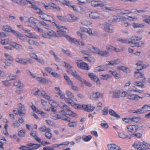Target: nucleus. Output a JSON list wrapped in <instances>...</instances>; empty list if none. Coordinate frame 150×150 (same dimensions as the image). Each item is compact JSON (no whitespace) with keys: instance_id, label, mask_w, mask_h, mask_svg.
<instances>
[{"instance_id":"nucleus-27","label":"nucleus","mask_w":150,"mask_h":150,"mask_svg":"<svg viewBox=\"0 0 150 150\" xmlns=\"http://www.w3.org/2000/svg\"><path fill=\"white\" fill-rule=\"evenodd\" d=\"M120 62V59H118L113 61H111L108 62V63L106 64L107 65H110L115 66L119 64Z\"/></svg>"},{"instance_id":"nucleus-44","label":"nucleus","mask_w":150,"mask_h":150,"mask_svg":"<svg viewBox=\"0 0 150 150\" xmlns=\"http://www.w3.org/2000/svg\"><path fill=\"white\" fill-rule=\"evenodd\" d=\"M135 76L137 79L143 78L144 77V74L139 71H136L135 72Z\"/></svg>"},{"instance_id":"nucleus-4","label":"nucleus","mask_w":150,"mask_h":150,"mask_svg":"<svg viewBox=\"0 0 150 150\" xmlns=\"http://www.w3.org/2000/svg\"><path fill=\"white\" fill-rule=\"evenodd\" d=\"M14 3H16L20 6H24L27 4V2L31 4V8L33 9V6H36V2L33 0H15Z\"/></svg>"},{"instance_id":"nucleus-54","label":"nucleus","mask_w":150,"mask_h":150,"mask_svg":"<svg viewBox=\"0 0 150 150\" xmlns=\"http://www.w3.org/2000/svg\"><path fill=\"white\" fill-rule=\"evenodd\" d=\"M47 16L45 18H44V20L49 22L53 21H54V19L51 16L47 14Z\"/></svg>"},{"instance_id":"nucleus-33","label":"nucleus","mask_w":150,"mask_h":150,"mask_svg":"<svg viewBox=\"0 0 150 150\" xmlns=\"http://www.w3.org/2000/svg\"><path fill=\"white\" fill-rule=\"evenodd\" d=\"M66 38L69 41L72 42L76 44H78L79 42L77 39L72 38L69 35H66Z\"/></svg>"},{"instance_id":"nucleus-2","label":"nucleus","mask_w":150,"mask_h":150,"mask_svg":"<svg viewBox=\"0 0 150 150\" xmlns=\"http://www.w3.org/2000/svg\"><path fill=\"white\" fill-rule=\"evenodd\" d=\"M142 39V38L141 37H137L136 36L132 37L129 39H118V40L122 43H132L135 45L137 41H138L141 40Z\"/></svg>"},{"instance_id":"nucleus-42","label":"nucleus","mask_w":150,"mask_h":150,"mask_svg":"<svg viewBox=\"0 0 150 150\" xmlns=\"http://www.w3.org/2000/svg\"><path fill=\"white\" fill-rule=\"evenodd\" d=\"M38 23L40 24V25H42L43 26L44 28L46 29H48V28L50 26V25L49 24L46 23L44 21H39V23Z\"/></svg>"},{"instance_id":"nucleus-50","label":"nucleus","mask_w":150,"mask_h":150,"mask_svg":"<svg viewBox=\"0 0 150 150\" xmlns=\"http://www.w3.org/2000/svg\"><path fill=\"white\" fill-rule=\"evenodd\" d=\"M100 78L102 80H107L110 78V76L108 74H102L100 75Z\"/></svg>"},{"instance_id":"nucleus-5","label":"nucleus","mask_w":150,"mask_h":150,"mask_svg":"<svg viewBox=\"0 0 150 150\" xmlns=\"http://www.w3.org/2000/svg\"><path fill=\"white\" fill-rule=\"evenodd\" d=\"M43 32L42 34V36L45 38L50 39L54 37L56 35V33L52 30L49 29Z\"/></svg>"},{"instance_id":"nucleus-11","label":"nucleus","mask_w":150,"mask_h":150,"mask_svg":"<svg viewBox=\"0 0 150 150\" xmlns=\"http://www.w3.org/2000/svg\"><path fill=\"white\" fill-rule=\"evenodd\" d=\"M88 75L91 79L95 82L97 85H99L101 84L100 80L95 74L93 73H88Z\"/></svg>"},{"instance_id":"nucleus-43","label":"nucleus","mask_w":150,"mask_h":150,"mask_svg":"<svg viewBox=\"0 0 150 150\" xmlns=\"http://www.w3.org/2000/svg\"><path fill=\"white\" fill-rule=\"evenodd\" d=\"M92 136L91 135H83L82 138L83 140L85 142H88L90 141L92 139Z\"/></svg>"},{"instance_id":"nucleus-1","label":"nucleus","mask_w":150,"mask_h":150,"mask_svg":"<svg viewBox=\"0 0 150 150\" xmlns=\"http://www.w3.org/2000/svg\"><path fill=\"white\" fill-rule=\"evenodd\" d=\"M63 65L67 69V72L71 74L74 77L79 81H81V78L77 72L74 69V67L69 64L64 62Z\"/></svg>"},{"instance_id":"nucleus-57","label":"nucleus","mask_w":150,"mask_h":150,"mask_svg":"<svg viewBox=\"0 0 150 150\" xmlns=\"http://www.w3.org/2000/svg\"><path fill=\"white\" fill-rule=\"evenodd\" d=\"M4 56L6 59L9 61H12L13 60V57L9 54L8 53H5Z\"/></svg>"},{"instance_id":"nucleus-29","label":"nucleus","mask_w":150,"mask_h":150,"mask_svg":"<svg viewBox=\"0 0 150 150\" xmlns=\"http://www.w3.org/2000/svg\"><path fill=\"white\" fill-rule=\"evenodd\" d=\"M13 85L17 88L21 89L24 87V86L23 83L20 80H18L14 82Z\"/></svg>"},{"instance_id":"nucleus-17","label":"nucleus","mask_w":150,"mask_h":150,"mask_svg":"<svg viewBox=\"0 0 150 150\" xmlns=\"http://www.w3.org/2000/svg\"><path fill=\"white\" fill-rule=\"evenodd\" d=\"M22 30L24 31L25 33V35L27 37L30 38H33L35 39H38V36L34 35L32 33H30V30H26L23 27H22Z\"/></svg>"},{"instance_id":"nucleus-35","label":"nucleus","mask_w":150,"mask_h":150,"mask_svg":"<svg viewBox=\"0 0 150 150\" xmlns=\"http://www.w3.org/2000/svg\"><path fill=\"white\" fill-rule=\"evenodd\" d=\"M57 34H56V35L55 37H60V36H64L66 38V35H68L66 33V32L62 31V30H57Z\"/></svg>"},{"instance_id":"nucleus-45","label":"nucleus","mask_w":150,"mask_h":150,"mask_svg":"<svg viewBox=\"0 0 150 150\" xmlns=\"http://www.w3.org/2000/svg\"><path fill=\"white\" fill-rule=\"evenodd\" d=\"M132 26L134 28H142L144 26V23H134L133 24Z\"/></svg>"},{"instance_id":"nucleus-25","label":"nucleus","mask_w":150,"mask_h":150,"mask_svg":"<svg viewBox=\"0 0 150 150\" xmlns=\"http://www.w3.org/2000/svg\"><path fill=\"white\" fill-rule=\"evenodd\" d=\"M135 143H137L139 145L138 147L139 146L144 147L145 148L150 149V144L144 142H135Z\"/></svg>"},{"instance_id":"nucleus-58","label":"nucleus","mask_w":150,"mask_h":150,"mask_svg":"<svg viewBox=\"0 0 150 150\" xmlns=\"http://www.w3.org/2000/svg\"><path fill=\"white\" fill-rule=\"evenodd\" d=\"M8 76L10 78L9 81L15 80L17 77V76L13 75L11 74H9Z\"/></svg>"},{"instance_id":"nucleus-15","label":"nucleus","mask_w":150,"mask_h":150,"mask_svg":"<svg viewBox=\"0 0 150 150\" xmlns=\"http://www.w3.org/2000/svg\"><path fill=\"white\" fill-rule=\"evenodd\" d=\"M81 107L83 110L87 112H92L95 109V107L91 106L90 104L86 105H82Z\"/></svg>"},{"instance_id":"nucleus-9","label":"nucleus","mask_w":150,"mask_h":150,"mask_svg":"<svg viewBox=\"0 0 150 150\" xmlns=\"http://www.w3.org/2000/svg\"><path fill=\"white\" fill-rule=\"evenodd\" d=\"M59 106L61 108L63 109L64 110H65L67 112V115L72 116L74 117L75 115L73 112L70 110L69 108L63 103H61L59 104Z\"/></svg>"},{"instance_id":"nucleus-48","label":"nucleus","mask_w":150,"mask_h":150,"mask_svg":"<svg viewBox=\"0 0 150 150\" xmlns=\"http://www.w3.org/2000/svg\"><path fill=\"white\" fill-rule=\"evenodd\" d=\"M68 123V125L69 127H76L77 125V123L76 121H70Z\"/></svg>"},{"instance_id":"nucleus-56","label":"nucleus","mask_w":150,"mask_h":150,"mask_svg":"<svg viewBox=\"0 0 150 150\" xmlns=\"http://www.w3.org/2000/svg\"><path fill=\"white\" fill-rule=\"evenodd\" d=\"M118 134L119 137L122 139H124L127 137V135L123 132H118Z\"/></svg>"},{"instance_id":"nucleus-6","label":"nucleus","mask_w":150,"mask_h":150,"mask_svg":"<svg viewBox=\"0 0 150 150\" xmlns=\"http://www.w3.org/2000/svg\"><path fill=\"white\" fill-rule=\"evenodd\" d=\"M15 61L18 63L23 65H27L28 64H33V60L30 58L28 59L24 58H16L15 59Z\"/></svg>"},{"instance_id":"nucleus-38","label":"nucleus","mask_w":150,"mask_h":150,"mask_svg":"<svg viewBox=\"0 0 150 150\" xmlns=\"http://www.w3.org/2000/svg\"><path fill=\"white\" fill-rule=\"evenodd\" d=\"M80 29L82 31L85 32L90 35H93L92 30L90 29H88L83 27L81 28Z\"/></svg>"},{"instance_id":"nucleus-31","label":"nucleus","mask_w":150,"mask_h":150,"mask_svg":"<svg viewBox=\"0 0 150 150\" xmlns=\"http://www.w3.org/2000/svg\"><path fill=\"white\" fill-rule=\"evenodd\" d=\"M145 78H144L142 82L140 81H135L133 82V83L135 86H139L142 88H144L145 87L144 85L142 83L145 81Z\"/></svg>"},{"instance_id":"nucleus-63","label":"nucleus","mask_w":150,"mask_h":150,"mask_svg":"<svg viewBox=\"0 0 150 150\" xmlns=\"http://www.w3.org/2000/svg\"><path fill=\"white\" fill-rule=\"evenodd\" d=\"M9 81L5 80L4 81H1L2 83L6 87H8L10 86V83L9 82Z\"/></svg>"},{"instance_id":"nucleus-60","label":"nucleus","mask_w":150,"mask_h":150,"mask_svg":"<svg viewBox=\"0 0 150 150\" xmlns=\"http://www.w3.org/2000/svg\"><path fill=\"white\" fill-rule=\"evenodd\" d=\"M128 95V92L125 91H120V97H127Z\"/></svg>"},{"instance_id":"nucleus-3","label":"nucleus","mask_w":150,"mask_h":150,"mask_svg":"<svg viewBox=\"0 0 150 150\" xmlns=\"http://www.w3.org/2000/svg\"><path fill=\"white\" fill-rule=\"evenodd\" d=\"M32 93L34 95H42L45 99L47 100H50V96L44 91H40L37 88H35L33 89Z\"/></svg>"},{"instance_id":"nucleus-55","label":"nucleus","mask_w":150,"mask_h":150,"mask_svg":"<svg viewBox=\"0 0 150 150\" xmlns=\"http://www.w3.org/2000/svg\"><path fill=\"white\" fill-rule=\"evenodd\" d=\"M62 50L63 52L66 54L67 56L70 57H72V55L69 50H65L64 49H62Z\"/></svg>"},{"instance_id":"nucleus-46","label":"nucleus","mask_w":150,"mask_h":150,"mask_svg":"<svg viewBox=\"0 0 150 150\" xmlns=\"http://www.w3.org/2000/svg\"><path fill=\"white\" fill-rule=\"evenodd\" d=\"M117 69L121 70L126 72H128L129 71V68L125 66H119L117 67Z\"/></svg>"},{"instance_id":"nucleus-28","label":"nucleus","mask_w":150,"mask_h":150,"mask_svg":"<svg viewBox=\"0 0 150 150\" xmlns=\"http://www.w3.org/2000/svg\"><path fill=\"white\" fill-rule=\"evenodd\" d=\"M2 30L6 32H11L12 33V31H14L11 26L8 25H4L2 26Z\"/></svg>"},{"instance_id":"nucleus-8","label":"nucleus","mask_w":150,"mask_h":150,"mask_svg":"<svg viewBox=\"0 0 150 150\" xmlns=\"http://www.w3.org/2000/svg\"><path fill=\"white\" fill-rule=\"evenodd\" d=\"M33 9L34 12L39 14L40 17L43 20H44V18H45L47 16V14L44 13L36 5L35 6H33Z\"/></svg>"},{"instance_id":"nucleus-36","label":"nucleus","mask_w":150,"mask_h":150,"mask_svg":"<svg viewBox=\"0 0 150 150\" xmlns=\"http://www.w3.org/2000/svg\"><path fill=\"white\" fill-rule=\"evenodd\" d=\"M31 136L33 137L34 139L39 143H41V139L36 136V132L35 131H33L30 134Z\"/></svg>"},{"instance_id":"nucleus-12","label":"nucleus","mask_w":150,"mask_h":150,"mask_svg":"<svg viewBox=\"0 0 150 150\" xmlns=\"http://www.w3.org/2000/svg\"><path fill=\"white\" fill-rule=\"evenodd\" d=\"M104 96L103 93L99 92L92 93L90 96L92 100H98L99 98H103Z\"/></svg>"},{"instance_id":"nucleus-47","label":"nucleus","mask_w":150,"mask_h":150,"mask_svg":"<svg viewBox=\"0 0 150 150\" xmlns=\"http://www.w3.org/2000/svg\"><path fill=\"white\" fill-rule=\"evenodd\" d=\"M54 23L56 27L58 28V30H62V31L66 32V30L67 29V28L64 26L57 25V24L55 22Z\"/></svg>"},{"instance_id":"nucleus-52","label":"nucleus","mask_w":150,"mask_h":150,"mask_svg":"<svg viewBox=\"0 0 150 150\" xmlns=\"http://www.w3.org/2000/svg\"><path fill=\"white\" fill-rule=\"evenodd\" d=\"M49 53L51 55L53 56L54 57V59L56 61H58L59 60V58L53 50H50L49 51Z\"/></svg>"},{"instance_id":"nucleus-41","label":"nucleus","mask_w":150,"mask_h":150,"mask_svg":"<svg viewBox=\"0 0 150 150\" xmlns=\"http://www.w3.org/2000/svg\"><path fill=\"white\" fill-rule=\"evenodd\" d=\"M88 49L91 52L95 53L97 48L95 47L92 45H88Z\"/></svg>"},{"instance_id":"nucleus-7","label":"nucleus","mask_w":150,"mask_h":150,"mask_svg":"<svg viewBox=\"0 0 150 150\" xmlns=\"http://www.w3.org/2000/svg\"><path fill=\"white\" fill-rule=\"evenodd\" d=\"M103 30L106 32L112 33L114 30V27L111 24L107 22L103 24Z\"/></svg>"},{"instance_id":"nucleus-49","label":"nucleus","mask_w":150,"mask_h":150,"mask_svg":"<svg viewBox=\"0 0 150 150\" xmlns=\"http://www.w3.org/2000/svg\"><path fill=\"white\" fill-rule=\"evenodd\" d=\"M9 39H6L4 40L0 39V43L2 45H6L9 44Z\"/></svg>"},{"instance_id":"nucleus-59","label":"nucleus","mask_w":150,"mask_h":150,"mask_svg":"<svg viewBox=\"0 0 150 150\" xmlns=\"http://www.w3.org/2000/svg\"><path fill=\"white\" fill-rule=\"evenodd\" d=\"M18 135L21 137H24L25 135V131L22 129L18 132Z\"/></svg>"},{"instance_id":"nucleus-30","label":"nucleus","mask_w":150,"mask_h":150,"mask_svg":"<svg viewBox=\"0 0 150 150\" xmlns=\"http://www.w3.org/2000/svg\"><path fill=\"white\" fill-rule=\"evenodd\" d=\"M109 114L111 116L116 118L117 119H119L120 118V116L117 114V113L113 110L110 109L109 110Z\"/></svg>"},{"instance_id":"nucleus-19","label":"nucleus","mask_w":150,"mask_h":150,"mask_svg":"<svg viewBox=\"0 0 150 150\" xmlns=\"http://www.w3.org/2000/svg\"><path fill=\"white\" fill-rule=\"evenodd\" d=\"M108 150H121V148L118 146L113 144L107 145Z\"/></svg>"},{"instance_id":"nucleus-64","label":"nucleus","mask_w":150,"mask_h":150,"mask_svg":"<svg viewBox=\"0 0 150 150\" xmlns=\"http://www.w3.org/2000/svg\"><path fill=\"white\" fill-rule=\"evenodd\" d=\"M100 125L103 128L107 129L108 127V126L106 122L103 121V122L101 123L100 124Z\"/></svg>"},{"instance_id":"nucleus-16","label":"nucleus","mask_w":150,"mask_h":150,"mask_svg":"<svg viewBox=\"0 0 150 150\" xmlns=\"http://www.w3.org/2000/svg\"><path fill=\"white\" fill-rule=\"evenodd\" d=\"M126 128L128 132L131 133H134L137 131L138 127L135 125H131L127 126Z\"/></svg>"},{"instance_id":"nucleus-39","label":"nucleus","mask_w":150,"mask_h":150,"mask_svg":"<svg viewBox=\"0 0 150 150\" xmlns=\"http://www.w3.org/2000/svg\"><path fill=\"white\" fill-rule=\"evenodd\" d=\"M112 97L113 98H120V91H115L113 92Z\"/></svg>"},{"instance_id":"nucleus-26","label":"nucleus","mask_w":150,"mask_h":150,"mask_svg":"<svg viewBox=\"0 0 150 150\" xmlns=\"http://www.w3.org/2000/svg\"><path fill=\"white\" fill-rule=\"evenodd\" d=\"M91 5L94 7L102 6H103V3L99 1H91Z\"/></svg>"},{"instance_id":"nucleus-53","label":"nucleus","mask_w":150,"mask_h":150,"mask_svg":"<svg viewBox=\"0 0 150 150\" xmlns=\"http://www.w3.org/2000/svg\"><path fill=\"white\" fill-rule=\"evenodd\" d=\"M106 70L104 67H102L100 66H98L96 67L94 70V72H100L101 71H104Z\"/></svg>"},{"instance_id":"nucleus-18","label":"nucleus","mask_w":150,"mask_h":150,"mask_svg":"<svg viewBox=\"0 0 150 150\" xmlns=\"http://www.w3.org/2000/svg\"><path fill=\"white\" fill-rule=\"evenodd\" d=\"M143 97H140L136 94H132L128 95L127 98L131 100H138L139 98H142Z\"/></svg>"},{"instance_id":"nucleus-24","label":"nucleus","mask_w":150,"mask_h":150,"mask_svg":"<svg viewBox=\"0 0 150 150\" xmlns=\"http://www.w3.org/2000/svg\"><path fill=\"white\" fill-rule=\"evenodd\" d=\"M96 50V51L95 53L99 55L102 57L106 56L107 55L108 53V52L106 50H101L98 48Z\"/></svg>"},{"instance_id":"nucleus-20","label":"nucleus","mask_w":150,"mask_h":150,"mask_svg":"<svg viewBox=\"0 0 150 150\" xmlns=\"http://www.w3.org/2000/svg\"><path fill=\"white\" fill-rule=\"evenodd\" d=\"M12 33L21 40L25 41L26 40L25 37L18 31L14 30L12 31Z\"/></svg>"},{"instance_id":"nucleus-14","label":"nucleus","mask_w":150,"mask_h":150,"mask_svg":"<svg viewBox=\"0 0 150 150\" xmlns=\"http://www.w3.org/2000/svg\"><path fill=\"white\" fill-rule=\"evenodd\" d=\"M89 16L91 18L94 19H101L103 17V16L100 12L98 11L91 12Z\"/></svg>"},{"instance_id":"nucleus-23","label":"nucleus","mask_w":150,"mask_h":150,"mask_svg":"<svg viewBox=\"0 0 150 150\" xmlns=\"http://www.w3.org/2000/svg\"><path fill=\"white\" fill-rule=\"evenodd\" d=\"M11 45L13 47L18 50H21L23 48L22 46L16 42H13L11 43Z\"/></svg>"},{"instance_id":"nucleus-34","label":"nucleus","mask_w":150,"mask_h":150,"mask_svg":"<svg viewBox=\"0 0 150 150\" xmlns=\"http://www.w3.org/2000/svg\"><path fill=\"white\" fill-rule=\"evenodd\" d=\"M129 91L132 92H137L140 93H142L143 91L139 90L137 88L134 86H131L129 89Z\"/></svg>"},{"instance_id":"nucleus-62","label":"nucleus","mask_w":150,"mask_h":150,"mask_svg":"<svg viewBox=\"0 0 150 150\" xmlns=\"http://www.w3.org/2000/svg\"><path fill=\"white\" fill-rule=\"evenodd\" d=\"M81 81H79L81 82L82 83H85L88 86L91 87L92 86L91 84L88 81H86V80L83 79L82 78Z\"/></svg>"},{"instance_id":"nucleus-61","label":"nucleus","mask_w":150,"mask_h":150,"mask_svg":"<svg viewBox=\"0 0 150 150\" xmlns=\"http://www.w3.org/2000/svg\"><path fill=\"white\" fill-rule=\"evenodd\" d=\"M19 149L21 150H33L32 149H31V148L25 146H20Z\"/></svg>"},{"instance_id":"nucleus-32","label":"nucleus","mask_w":150,"mask_h":150,"mask_svg":"<svg viewBox=\"0 0 150 150\" xmlns=\"http://www.w3.org/2000/svg\"><path fill=\"white\" fill-rule=\"evenodd\" d=\"M80 23L81 24L85 26L90 25L92 23L90 21L85 19L81 20Z\"/></svg>"},{"instance_id":"nucleus-21","label":"nucleus","mask_w":150,"mask_h":150,"mask_svg":"<svg viewBox=\"0 0 150 150\" xmlns=\"http://www.w3.org/2000/svg\"><path fill=\"white\" fill-rule=\"evenodd\" d=\"M18 110L19 111V115L21 116H23L25 114L23 113V111L25 110V107L22 104H19L18 105Z\"/></svg>"},{"instance_id":"nucleus-51","label":"nucleus","mask_w":150,"mask_h":150,"mask_svg":"<svg viewBox=\"0 0 150 150\" xmlns=\"http://www.w3.org/2000/svg\"><path fill=\"white\" fill-rule=\"evenodd\" d=\"M142 108L144 113L145 112L150 110V106L148 105H144Z\"/></svg>"},{"instance_id":"nucleus-10","label":"nucleus","mask_w":150,"mask_h":150,"mask_svg":"<svg viewBox=\"0 0 150 150\" xmlns=\"http://www.w3.org/2000/svg\"><path fill=\"white\" fill-rule=\"evenodd\" d=\"M78 67L84 70L88 69V64L84 62L81 60H78L76 62Z\"/></svg>"},{"instance_id":"nucleus-40","label":"nucleus","mask_w":150,"mask_h":150,"mask_svg":"<svg viewBox=\"0 0 150 150\" xmlns=\"http://www.w3.org/2000/svg\"><path fill=\"white\" fill-rule=\"evenodd\" d=\"M57 120L62 119V120H64L68 122H70V118L69 117L65 116V117H62L60 115L57 114Z\"/></svg>"},{"instance_id":"nucleus-22","label":"nucleus","mask_w":150,"mask_h":150,"mask_svg":"<svg viewBox=\"0 0 150 150\" xmlns=\"http://www.w3.org/2000/svg\"><path fill=\"white\" fill-rule=\"evenodd\" d=\"M126 19V18L124 16H113L112 21L113 22H118L123 21H125Z\"/></svg>"},{"instance_id":"nucleus-37","label":"nucleus","mask_w":150,"mask_h":150,"mask_svg":"<svg viewBox=\"0 0 150 150\" xmlns=\"http://www.w3.org/2000/svg\"><path fill=\"white\" fill-rule=\"evenodd\" d=\"M41 103L43 106L44 107V108L45 110L47 111H50V109L47 107V101L43 100H41Z\"/></svg>"},{"instance_id":"nucleus-13","label":"nucleus","mask_w":150,"mask_h":150,"mask_svg":"<svg viewBox=\"0 0 150 150\" xmlns=\"http://www.w3.org/2000/svg\"><path fill=\"white\" fill-rule=\"evenodd\" d=\"M28 25L33 28L36 26L37 24L39 23V20L33 17H31L28 18Z\"/></svg>"}]
</instances>
